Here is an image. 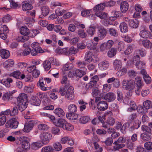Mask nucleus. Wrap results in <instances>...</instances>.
<instances>
[{
    "instance_id": "1",
    "label": "nucleus",
    "mask_w": 152,
    "mask_h": 152,
    "mask_svg": "<svg viewBox=\"0 0 152 152\" xmlns=\"http://www.w3.org/2000/svg\"><path fill=\"white\" fill-rule=\"evenodd\" d=\"M17 105L19 110L22 111L27 107L28 104L26 94L22 93L20 94L17 98Z\"/></svg>"
},
{
    "instance_id": "2",
    "label": "nucleus",
    "mask_w": 152,
    "mask_h": 152,
    "mask_svg": "<svg viewBox=\"0 0 152 152\" xmlns=\"http://www.w3.org/2000/svg\"><path fill=\"white\" fill-rule=\"evenodd\" d=\"M105 7V4L101 3L96 5L93 8L96 15L101 19H105L107 15V14L102 11Z\"/></svg>"
},
{
    "instance_id": "3",
    "label": "nucleus",
    "mask_w": 152,
    "mask_h": 152,
    "mask_svg": "<svg viewBox=\"0 0 152 152\" xmlns=\"http://www.w3.org/2000/svg\"><path fill=\"white\" fill-rule=\"evenodd\" d=\"M141 122L137 120L134 122H128L125 124V127L129 128V130L130 132H133L135 129H138L140 126Z\"/></svg>"
},
{
    "instance_id": "4",
    "label": "nucleus",
    "mask_w": 152,
    "mask_h": 152,
    "mask_svg": "<svg viewBox=\"0 0 152 152\" xmlns=\"http://www.w3.org/2000/svg\"><path fill=\"white\" fill-rule=\"evenodd\" d=\"M40 138L42 142L44 144L48 143L52 138V134L48 132H44L40 135Z\"/></svg>"
},
{
    "instance_id": "5",
    "label": "nucleus",
    "mask_w": 152,
    "mask_h": 152,
    "mask_svg": "<svg viewBox=\"0 0 152 152\" xmlns=\"http://www.w3.org/2000/svg\"><path fill=\"white\" fill-rule=\"evenodd\" d=\"M123 87L126 90H132L135 87L134 81L132 80H124L122 82Z\"/></svg>"
},
{
    "instance_id": "6",
    "label": "nucleus",
    "mask_w": 152,
    "mask_h": 152,
    "mask_svg": "<svg viewBox=\"0 0 152 152\" xmlns=\"http://www.w3.org/2000/svg\"><path fill=\"white\" fill-rule=\"evenodd\" d=\"M18 122L16 118H13L8 121L5 124V126L7 128L16 129L17 128Z\"/></svg>"
},
{
    "instance_id": "7",
    "label": "nucleus",
    "mask_w": 152,
    "mask_h": 152,
    "mask_svg": "<svg viewBox=\"0 0 152 152\" xmlns=\"http://www.w3.org/2000/svg\"><path fill=\"white\" fill-rule=\"evenodd\" d=\"M133 63L135 65L136 67L139 69H141L144 67L145 64L140 62V56L138 55L134 56L132 59Z\"/></svg>"
},
{
    "instance_id": "8",
    "label": "nucleus",
    "mask_w": 152,
    "mask_h": 152,
    "mask_svg": "<svg viewBox=\"0 0 152 152\" xmlns=\"http://www.w3.org/2000/svg\"><path fill=\"white\" fill-rule=\"evenodd\" d=\"M97 107L99 110L103 111L107 109L108 105L106 101H101L97 104Z\"/></svg>"
},
{
    "instance_id": "9",
    "label": "nucleus",
    "mask_w": 152,
    "mask_h": 152,
    "mask_svg": "<svg viewBox=\"0 0 152 152\" xmlns=\"http://www.w3.org/2000/svg\"><path fill=\"white\" fill-rule=\"evenodd\" d=\"M74 89L73 88L70 86L67 89L65 94L66 98L69 100L72 99L73 97Z\"/></svg>"
},
{
    "instance_id": "10",
    "label": "nucleus",
    "mask_w": 152,
    "mask_h": 152,
    "mask_svg": "<svg viewBox=\"0 0 152 152\" xmlns=\"http://www.w3.org/2000/svg\"><path fill=\"white\" fill-rule=\"evenodd\" d=\"M104 99L108 102L114 101L116 98L115 94L113 92H109L104 96Z\"/></svg>"
},
{
    "instance_id": "11",
    "label": "nucleus",
    "mask_w": 152,
    "mask_h": 152,
    "mask_svg": "<svg viewBox=\"0 0 152 152\" xmlns=\"http://www.w3.org/2000/svg\"><path fill=\"white\" fill-rule=\"evenodd\" d=\"M22 148L25 150H28L30 148V144L29 143V139L28 137H25L22 139Z\"/></svg>"
},
{
    "instance_id": "12",
    "label": "nucleus",
    "mask_w": 152,
    "mask_h": 152,
    "mask_svg": "<svg viewBox=\"0 0 152 152\" xmlns=\"http://www.w3.org/2000/svg\"><path fill=\"white\" fill-rule=\"evenodd\" d=\"M140 36L143 38H152V35L149 31L144 30L141 31L140 33Z\"/></svg>"
},
{
    "instance_id": "13",
    "label": "nucleus",
    "mask_w": 152,
    "mask_h": 152,
    "mask_svg": "<svg viewBox=\"0 0 152 152\" xmlns=\"http://www.w3.org/2000/svg\"><path fill=\"white\" fill-rule=\"evenodd\" d=\"M93 53L92 52L89 51L86 53L84 57V61H85L87 64L91 62L93 60Z\"/></svg>"
},
{
    "instance_id": "14",
    "label": "nucleus",
    "mask_w": 152,
    "mask_h": 152,
    "mask_svg": "<svg viewBox=\"0 0 152 152\" xmlns=\"http://www.w3.org/2000/svg\"><path fill=\"white\" fill-rule=\"evenodd\" d=\"M107 33V30L104 28H101L99 29L97 32V36L99 39H102L105 37Z\"/></svg>"
},
{
    "instance_id": "15",
    "label": "nucleus",
    "mask_w": 152,
    "mask_h": 152,
    "mask_svg": "<svg viewBox=\"0 0 152 152\" xmlns=\"http://www.w3.org/2000/svg\"><path fill=\"white\" fill-rule=\"evenodd\" d=\"M67 121L65 119L61 118L59 119L56 122H54V123L56 126L61 127L63 129Z\"/></svg>"
},
{
    "instance_id": "16",
    "label": "nucleus",
    "mask_w": 152,
    "mask_h": 152,
    "mask_svg": "<svg viewBox=\"0 0 152 152\" xmlns=\"http://www.w3.org/2000/svg\"><path fill=\"white\" fill-rule=\"evenodd\" d=\"M22 8L23 11H26L31 10L33 7L31 4L26 1H23L22 4Z\"/></svg>"
},
{
    "instance_id": "17",
    "label": "nucleus",
    "mask_w": 152,
    "mask_h": 152,
    "mask_svg": "<svg viewBox=\"0 0 152 152\" xmlns=\"http://www.w3.org/2000/svg\"><path fill=\"white\" fill-rule=\"evenodd\" d=\"M21 73L19 71H16L14 72L11 74L10 75L13 76L17 79H22L25 77V75L24 74L21 76Z\"/></svg>"
},
{
    "instance_id": "18",
    "label": "nucleus",
    "mask_w": 152,
    "mask_h": 152,
    "mask_svg": "<svg viewBox=\"0 0 152 152\" xmlns=\"http://www.w3.org/2000/svg\"><path fill=\"white\" fill-rule=\"evenodd\" d=\"M129 26L133 28H137L138 26V21L136 19L129 20L128 21Z\"/></svg>"
},
{
    "instance_id": "19",
    "label": "nucleus",
    "mask_w": 152,
    "mask_h": 152,
    "mask_svg": "<svg viewBox=\"0 0 152 152\" xmlns=\"http://www.w3.org/2000/svg\"><path fill=\"white\" fill-rule=\"evenodd\" d=\"M0 54L2 58L7 59L9 57L10 53L8 50L2 49L0 50Z\"/></svg>"
},
{
    "instance_id": "20",
    "label": "nucleus",
    "mask_w": 152,
    "mask_h": 152,
    "mask_svg": "<svg viewBox=\"0 0 152 152\" xmlns=\"http://www.w3.org/2000/svg\"><path fill=\"white\" fill-rule=\"evenodd\" d=\"M31 103L32 104L38 106L40 104L41 101L39 98L36 96H34L32 97L31 99Z\"/></svg>"
},
{
    "instance_id": "21",
    "label": "nucleus",
    "mask_w": 152,
    "mask_h": 152,
    "mask_svg": "<svg viewBox=\"0 0 152 152\" xmlns=\"http://www.w3.org/2000/svg\"><path fill=\"white\" fill-rule=\"evenodd\" d=\"M113 65L114 69L116 70H118L121 67L122 62L120 60L116 59L114 61Z\"/></svg>"
},
{
    "instance_id": "22",
    "label": "nucleus",
    "mask_w": 152,
    "mask_h": 152,
    "mask_svg": "<svg viewBox=\"0 0 152 152\" xmlns=\"http://www.w3.org/2000/svg\"><path fill=\"white\" fill-rule=\"evenodd\" d=\"M129 4L126 1H124L121 3L120 8L121 12L123 13H125L128 10Z\"/></svg>"
},
{
    "instance_id": "23",
    "label": "nucleus",
    "mask_w": 152,
    "mask_h": 152,
    "mask_svg": "<svg viewBox=\"0 0 152 152\" xmlns=\"http://www.w3.org/2000/svg\"><path fill=\"white\" fill-rule=\"evenodd\" d=\"M13 94V91H9L4 94L2 97L3 100L6 101H9L11 98H12V94Z\"/></svg>"
},
{
    "instance_id": "24",
    "label": "nucleus",
    "mask_w": 152,
    "mask_h": 152,
    "mask_svg": "<svg viewBox=\"0 0 152 152\" xmlns=\"http://www.w3.org/2000/svg\"><path fill=\"white\" fill-rule=\"evenodd\" d=\"M86 69L81 70L80 69H76L75 71V76L80 78L86 74Z\"/></svg>"
},
{
    "instance_id": "25",
    "label": "nucleus",
    "mask_w": 152,
    "mask_h": 152,
    "mask_svg": "<svg viewBox=\"0 0 152 152\" xmlns=\"http://www.w3.org/2000/svg\"><path fill=\"white\" fill-rule=\"evenodd\" d=\"M54 112L57 116L60 117H63L65 113L63 110L61 108H57L54 110Z\"/></svg>"
},
{
    "instance_id": "26",
    "label": "nucleus",
    "mask_w": 152,
    "mask_h": 152,
    "mask_svg": "<svg viewBox=\"0 0 152 152\" xmlns=\"http://www.w3.org/2000/svg\"><path fill=\"white\" fill-rule=\"evenodd\" d=\"M44 51L41 48H39L37 49L34 48L31 50V49L30 53L32 56H36L38 53H42Z\"/></svg>"
},
{
    "instance_id": "27",
    "label": "nucleus",
    "mask_w": 152,
    "mask_h": 152,
    "mask_svg": "<svg viewBox=\"0 0 152 152\" xmlns=\"http://www.w3.org/2000/svg\"><path fill=\"white\" fill-rule=\"evenodd\" d=\"M99 66L102 70L107 69L109 66V62L106 61L101 62L99 64Z\"/></svg>"
},
{
    "instance_id": "28",
    "label": "nucleus",
    "mask_w": 152,
    "mask_h": 152,
    "mask_svg": "<svg viewBox=\"0 0 152 152\" xmlns=\"http://www.w3.org/2000/svg\"><path fill=\"white\" fill-rule=\"evenodd\" d=\"M134 83V84L137 85V87H142L143 85L142 79L139 76H137L135 78Z\"/></svg>"
},
{
    "instance_id": "29",
    "label": "nucleus",
    "mask_w": 152,
    "mask_h": 152,
    "mask_svg": "<svg viewBox=\"0 0 152 152\" xmlns=\"http://www.w3.org/2000/svg\"><path fill=\"white\" fill-rule=\"evenodd\" d=\"M73 65L72 63H67L65 64L62 69L64 74H65V71L70 70L73 67Z\"/></svg>"
},
{
    "instance_id": "30",
    "label": "nucleus",
    "mask_w": 152,
    "mask_h": 152,
    "mask_svg": "<svg viewBox=\"0 0 152 152\" xmlns=\"http://www.w3.org/2000/svg\"><path fill=\"white\" fill-rule=\"evenodd\" d=\"M121 31L123 33H125L128 31V26L127 24L124 22L121 23L119 26Z\"/></svg>"
},
{
    "instance_id": "31",
    "label": "nucleus",
    "mask_w": 152,
    "mask_h": 152,
    "mask_svg": "<svg viewBox=\"0 0 152 152\" xmlns=\"http://www.w3.org/2000/svg\"><path fill=\"white\" fill-rule=\"evenodd\" d=\"M20 31L21 34L24 35H28L30 33L29 30L26 26H23L20 28Z\"/></svg>"
},
{
    "instance_id": "32",
    "label": "nucleus",
    "mask_w": 152,
    "mask_h": 152,
    "mask_svg": "<svg viewBox=\"0 0 152 152\" xmlns=\"http://www.w3.org/2000/svg\"><path fill=\"white\" fill-rule=\"evenodd\" d=\"M42 14L43 16H46L49 14V9L46 6H43L41 7Z\"/></svg>"
},
{
    "instance_id": "33",
    "label": "nucleus",
    "mask_w": 152,
    "mask_h": 152,
    "mask_svg": "<svg viewBox=\"0 0 152 152\" xmlns=\"http://www.w3.org/2000/svg\"><path fill=\"white\" fill-rule=\"evenodd\" d=\"M143 105L146 110L152 108V102L149 100L145 101L143 103Z\"/></svg>"
},
{
    "instance_id": "34",
    "label": "nucleus",
    "mask_w": 152,
    "mask_h": 152,
    "mask_svg": "<svg viewBox=\"0 0 152 152\" xmlns=\"http://www.w3.org/2000/svg\"><path fill=\"white\" fill-rule=\"evenodd\" d=\"M44 69L46 70H49L51 67L50 62L48 60L45 61L42 64Z\"/></svg>"
},
{
    "instance_id": "35",
    "label": "nucleus",
    "mask_w": 152,
    "mask_h": 152,
    "mask_svg": "<svg viewBox=\"0 0 152 152\" xmlns=\"http://www.w3.org/2000/svg\"><path fill=\"white\" fill-rule=\"evenodd\" d=\"M37 85L39 86L41 89L43 91L47 90V87L45 86V84L44 83V80L43 78L40 79L38 82Z\"/></svg>"
},
{
    "instance_id": "36",
    "label": "nucleus",
    "mask_w": 152,
    "mask_h": 152,
    "mask_svg": "<svg viewBox=\"0 0 152 152\" xmlns=\"http://www.w3.org/2000/svg\"><path fill=\"white\" fill-rule=\"evenodd\" d=\"M96 83L93 82L92 81H90L89 83L87 84L86 86V88L87 90L89 89H94L96 87Z\"/></svg>"
},
{
    "instance_id": "37",
    "label": "nucleus",
    "mask_w": 152,
    "mask_h": 152,
    "mask_svg": "<svg viewBox=\"0 0 152 152\" xmlns=\"http://www.w3.org/2000/svg\"><path fill=\"white\" fill-rule=\"evenodd\" d=\"M14 64V61L12 60H9L5 61L4 65L5 68H7L12 66Z\"/></svg>"
},
{
    "instance_id": "38",
    "label": "nucleus",
    "mask_w": 152,
    "mask_h": 152,
    "mask_svg": "<svg viewBox=\"0 0 152 152\" xmlns=\"http://www.w3.org/2000/svg\"><path fill=\"white\" fill-rule=\"evenodd\" d=\"M115 122V120L112 117L108 116L106 123L111 126H113Z\"/></svg>"
},
{
    "instance_id": "39",
    "label": "nucleus",
    "mask_w": 152,
    "mask_h": 152,
    "mask_svg": "<svg viewBox=\"0 0 152 152\" xmlns=\"http://www.w3.org/2000/svg\"><path fill=\"white\" fill-rule=\"evenodd\" d=\"M116 52L117 50L116 49L112 48L108 52V56L110 57H113L115 55Z\"/></svg>"
},
{
    "instance_id": "40",
    "label": "nucleus",
    "mask_w": 152,
    "mask_h": 152,
    "mask_svg": "<svg viewBox=\"0 0 152 152\" xmlns=\"http://www.w3.org/2000/svg\"><path fill=\"white\" fill-rule=\"evenodd\" d=\"M68 48H66L62 49H59L58 48L56 50V52H57L59 53L64 54L66 55H68L67 53H68Z\"/></svg>"
},
{
    "instance_id": "41",
    "label": "nucleus",
    "mask_w": 152,
    "mask_h": 152,
    "mask_svg": "<svg viewBox=\"0 0 152 152\" xmlns=\"http://www.w3.org/2000/svg\"><path fill=\"white\" fill-rule=\"evenodd\" d=\"M68 55H72L73 54H75L77 52V50L73 46L71 47L68 49Z\"/></svg>"
},
{
    "instance_id": "42",
    "label": "nucleus",
    "mask_w": 152,
    "mask_h": 152,
    "mask_svg": "<svg viewBox=\"0 0 152 152\" xmlns=\"http://www.w3.org/2000/svg\"><path fill=\"white\" fill-rule=\"evenodd\" d=\"M53 148L50 146H46L42 148V152H53Z\"/></svg>"
},
{
    "instance_id": "43",
    "label": "nucleus",
    "mask_w": 152,
    "mask_h": 152,
    "mask_svg": "<svg viewBox=\"0 0 152 152\" xmlns=\"http://www.w3.org/2000/svg\"><path fill=\"white\" fill-rule=\"evenodd\" d=\"M61 83L62 84H65L64 87L66 88L68 87L69 85V81L67 80V77L66 76H65L63 77L61 81Z\"/></svg>"
},
{
    "instance_id": "44",
    "label": "nucleus",
    "mask_w": 152,
    "mask_h": 152,
    "mask_svg": "<svg viewBox=\"0 0 152 152\" xmlns=\"http://www.w3.org/2000/svg\"><path fill=\"white\" fill-rule=\"evenodd\" d=\"M90 120V118L88 116H81L80 118V122L82 124H85L88 122Z\"/></svg>"
},
{
    "instance_id": "45",
    "label": "nucleus",
    "mask_w": 152,
    "mask_h": 152,
    "mask_svg": "<svg viewBox=\"0 0 152 152\" xmlns=\"http://www.w3.org/2000/svg\"><path fill=\"white\" fill-rule=\"evenodd\" d=\"M53 148L57 151H59L62 149V147L59 142H56L53 144Z\"/></svg>"
},
{
    "instance_id": "46",
    "label": "nucleus",
    "mask_w": 152,
    "mask_h": 152,
    "mask_svg": "<svg viewBox=\"0 0 152 152\" xmlns=\"http://www.w3.org/2000/svg\"><path fill=\"white\" fill-rule=\"evenodd\" d=\"M87 63L85 61H79L77 63V66L80 68L86 69L85 66Z\"/></svg>"
},
{
    "instance_id": "47",
    "label": "nucleus",
    "mask_w": 152,
    "mask_h": 152,
    "mask_svg": "<svg viewBox=\"0 0 152 152\" xmlns=\"http://www.w3.org/2000/svg\"><path fill=\"white\" fill-rule=\"evenodd\" d=\"M96 43L94 42V41L87 44L88 48L90 50H94L96 48Z\"/></svg>"
},
{
    "instance_id": "48",
    "label": "nucleus",
    "mask_w": 152,
    "mask_h": 152,
    "mask_svg": "<svg viewBox=\"0 0 152 152\" xmlns=\"http://www.w3.org/2000/svg\"><path fill=\"white\" fill-rule=\"evenodd\" d=\"M141 137L144 141H149L151 139L150 136L145 133H142L141 134Z\"/></svg>"
},
{
    "instance_id": "49",
    "label": "nucleus",
    "mask_w": 152,
    "mask_h": 152,
    "mask_svg": "<svg viewBox=\"0 0 152 152\" xmlns=\"http://www.w3.org/2000/svg\"><path fill=\"white\" fill-rule=\"evenodd\" d=\"M108 31L109 34L111 36L116 37L118 35V33L114 28H109Z\"/></svg>"
},
{
    "instance_id": "50",
    "label": "nucleus",
    "mask_w": 152,
    "mask_h": 152,
    "mask_svg": "<svg viewBox=\"0 0 152 152\" xmlns=\"http://www.w3.org/2000/svg\"><path fill=\"white\" fill-rule=\"evenodd\" d=\"M68 110L69 112H75L77 110V107L76 105L71 104L68 106Z\"/></svg>"
},
{
    "instance_id": "51",
    "label": "nucleus",
    "mask_w": 152,
    "mask_h": 152,
    "mask_svg": "<svg viewBox=\"0 0 152 152\" xmlns=\"http://www.w3.org/2000/svg\"><path fill=\"white\" fill-rule=\"evenodd\" d=\"M117 96V99L119 101H121L123 100V94L122 92L119 89H118L116 91Z\"/></svg>"
},
{
    "instance_id": "52",
    "label": "nucleus",
    "mask_w": 152,
    "mask_h": 152,
    "mask_svg": "<svg viewBox=\"0 0 152 152\" xmlns=\"http://www.w3.org/2000/svg\"><path fill=\"white\" fill-rule=\"evenodd\" d=\"M111 88V85L109 84H105L103 86L102 92L103 93H105L109 91Z\"/></svg>"
},
{
    "instance_id": "53",
    "label": "nucleus",
    "mask_w": 152,
    "mask_h": 152,
    "mask_svg": "<svg viewBox=\"0 0 152 152\" xmlns=\"http://www.w3.org/2000/svg\"><path fill=\"white\" fill-rule=\"evenodd\" d=\"M18 111L17 107L15 106L12 109L10 110V115L14 116L18 115Z\"/></svg>"
},
{
    "instance_id": "54",
    "label": "nucleus",
    "mask_w": 152,
    "mask_h": 152,
    "mask_svg": "<svg viewBox=\"0 0 152 152\" xmlns=\"http://www.w3.org/2000/svg\"><path fill=\"white\" fill-rule=\"evenodd\" d=\"M10 5L14 9H17L20 7V4L18 2H15L13 0H12L10 2Z\"/></svg>"
},
{
    "instance_id": "55",
    "label": "nucleus",
    "mask_w": 152,
    "mask_h": 152,
    "mask_svg": "<svg viewBox=\"0 0 152 152\" xmlns=\"http://www.w3.org/2000/svg\"><path fill=\"white\" fill-rule=\"evenodd\" d=\"M27 35H24L23 36L19 37L18 40L19 41H21L22 42H24L28 40L29 39V37Z\"/></svg>"
},
{
    "instance_id": "56",
    "label": "nucleus",
    "mask_w": 152,
    "mask_h": 152,
    "mask_svg": "<svg viewBox=\"0 0 152 152\" xmlns=\"http://www.w3.org/2000/svg\"><path fill=\"white\" fill-rule=\"evenodd\" d=\"M128 74L130 77L133 78L137 76V72L133 70H131L128 71Z\"/></svg>"
},
{
    "instance_id": "57",
    "label": "nucleus",
    "mask_w": 152,
    "mask_h": 152,
    "mask_svg": "<svg viewBox=\"0 0 152 152\" xmlns=\"http://www.w3.org/2000/svg\"><path fill=\"white\" fill-rule=\"evenodd\" d=\"M78 34L79 36L84 38H86L87 37V34L84 32V31L82 29H79L78 31Z\"/></svg>"
},
{
    "instance_id": "58",
    "label": "nucleus",
    "mask_w": 152,
    "mask_h": 152,
    "mask_svg": "<svg viewBox=\"0 0 152 152\" xmlns=\"http://www.w3.org/2000/svg\"><path fill=\"white\" fill-rule=\"evenodd\" d=\"M74 128L73 126L70 123H68L67 122L66 123L63 129H64L66 130L67 131H71Z\"/></svg>"
},
{
    "instance_id": "59",
    "label": "nucleus",
    "mask_w": 152,
    "mask_h": 152,
    "mask_svg": "<svg viewBox=\"0 0 152 152\" xmlns=\"http://www.w3.org/2000/svg\"><path fill=\"white\" fill-rule=\"evenodd\" d=\"M48 126L45 124H40L38 126V129L41 131H44L48 129Z\"/></svg>"
},
{
    "instance_id": "60",
    "label": "nucleus",
    "mask_w": 152,
    "mask_h": 152,
    "mask_svg": "<svg viewBox=\"0 0 152 152\" xmlns=\"http://www.w3.org/2000/svg\"><path fill=\"white\" fill-rule=\"evenodd\" d=\"M95 32V29L94 28L92 27H90L87 30V33L89 35L92 36Z\"/></svg>"
},
{
    "instance_id": "61",
    "label": "nucleus",
    "mask_w": 152,
    "mask_h": 152,
    "mask_svg": "<svg viewBox=\"0 0 152 152\" xmlns=\"http://www.w3.org/2000/svg\"><path fill=\"white\" fill-rule=\"evenodd\" d=\"M31 52V48L28 47L26 48L21 53V54L24 56H26L29 55Z\"/></svg>"
},
{
    "instance_id": "62",
    "label": "nucleus",
    "mask_w": 152,
    "mask_h": 152,
    "mask_svg": "<svg viewBox=\"0 0 152 152\" xmlns=\"http://www.w3.org/2000/svg\"><path fill=\"white\" fill-rule=\"evenodd\" d=\"M133 51V48L132 46H128L124 51V53L126 55H128L131 53Z\"/></svg>"
},
{
    "instance_id": "63",
    "label": "nucleus",
    "mask_w": 152,
    "mask_h": 152,
    "mask_svg": "<svg viewBox=\"0 0 152 152\" xmlns=\"http://www.w3.org/2000/svg\"><path fill=\"white\" fill-rule=\"evenodd\" d=\"M115 145L113 146V148L115 150H119L121 148L125 146L123 144H121L119 143H117L116 144H114Z\"/></svg>"
},
{
    "instance_id": "64",
    "label": "nucleus",
    "mask_w": 152,
    "mask_h": 152,
    "mask_svg": "<svg viewBox=\"0 0 152 152\" xmlns=\"http://www.w3.org/2000/svg\"><path fill=\"white\" fill-rule=\"evenodd\" d=\"M106 49L110 48L114 44V42L112 40H108L106 43H105Z\"/></svg>"
}]
</instances>
